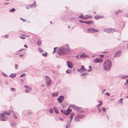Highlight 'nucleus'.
I'll use <instances>...</instances> for the list:
<instances>
[{"label":"nucleus","mask_w":128,"mask_h":128,"mask_svg":"<svg viewBox=\"0 0 128 128\" xmlns=\"http://www.w3.org/2000/svg\"><path fill=\"white\" fill-rule=\"evenodd\" d=\"M70 50L68 48L62 47L60 48L58 52V54L60 56L64 55L69 53Z\"/></svg>","instance_id":"nucleus-1"},{"label":"nucleus","mask_w":128,"mask_h":128,"mask_svg":"<svg viewBox=\"0 0 128 128\" xmlns=\"http://www.w3.org/2000/svg\"><path fill=\"white\" fill-rule=\"evenodd\" d=\"M111 61L109 59L106 60L103 64V67L106 70H109L112 66Z\"/></svg>","instance_id":"nucleus-2"},{"label":"nucleus","mask_w":128,"mask_h":128,"mask_svg":"<svg viewBox=\"0 0 128 128\" xmlns=\"http://www.w3.org/2000/svg\"><path fill=\"white\" fill-rule=\"evenodd\" d=\"M46 78V86H50L51 83V80L48 76H45Z\"/></svg>","instance_id":"nucleus-3"},{"label":"nucleus","mask_w":128,"mask_h":128,"mask_svg":"<svg viewBox=\"0 0 128 128\" xmlns=\"http://www.w3.org/2000/svg\"><path fill=\"white\" fill-rule=\"evenodd\" d=\"M84 117V115H78L75 118L74 120L76 122H78L80 121V119H83Z\"/></svg>","instance_id":"nucleus-4"},{"label":"nucleus","mask_w":128,"mask_h":128,"mask_svg":"<svg viewBox=\"0 0 128 128\" xmlns=\"http://www.w3.org/2000/svg\"><path fill=\"white\" fill-rule=\"evenodd\" d=\"M7 118L4 113L1 114L0 115V120L3 121H6Z\"/></svg>","instance_id":"nucleus-5"},{"label":"nucleus","mask_w":128,"mask_h":128,"mask_svg":"<svg viewBox=\"0 0 128 128\" xmlns=\"http://www.w3.org/2000/svg\"><path fill=\"white\" fill-rule=\"evenodd\" d=\"M87 31H89L92 33H93L95 32H98L99 31V30L93 28H90L88 29L87 30Z\"/></svg>","instance_id":"nucleus-6"},{"label":"nucleus","mask_w":128,"mask_h":128,"mask_svg":"<svg viewBox=\"0 0 128 128\" xmlns=\"http://www.w3.org/2000/svg\"><path fill=\"white\" fill-rule=\"evenodd\" d=\"M64 99V96H60L57 99V100L58 101L59 103H62Z\"/></svg>","instance_id":"nucleus-7"},{"label":"nucleus","mask_w":128,"mask_h":128,"mask_svg":"<svg viewBox=\"0 0 128 128\" xmlns=\"http://www.w3.org/2000/svg\"><path fill=\"white\" fill-rule=\"evenodd\" d=\"M67 66L69 68H73V64L72 62L67 61Z\"/></svg>","instance_id":"nucleus-8"},{"label":"nucleus","mask_w":128,"mask_h":128,"mask_svg":"<svg viewBox=\"0 0 128 128\" xmlns=\"http://www.w3.org/2000/svg\"><path fill=\"white\" fill-rule=\"evenodd\" d=\"M121 53L122 52L120 51L117 52L114 56V58H115L116 57H119L121 55Z\"/></svg>","instance_id":"nucleus-9"},{"label":"nucleus","mask_w":128,"mask_h":128,"mask_svg":"<svg viewBox=\"0 0 128 128\" xmlns=\"http://www.w3.org/2000/svg\"><path fill=\"white\" fill-rule=\"evenodd\" d=\"M36 4L35 1L34 2L33 4H32L29 5L28 6V7L29 8H36Z\"/></svg>","instance_id":"nucleus-10"},{"label":"nucleus","mask_w":128,"mask_h":128,"mask_svg":"<svg viewBox=\"0 0 128 128\" xmlns=\"http://www.w3.org/2000/svg\"><path fill=\"white\" fill-rule=\"evenodd\" d=\"M102 61V60L101 58L97 59L96 58L94 60V62L95 63L100 62Z\"/></svg>","instance_id":"nucleus-11"},{"label":"nucleus","mask_w":128,"mask_h":128,"mask_svg":"<svg viewBox=\"0 0 128 128\" xmlns=\"http://www.w3.org/2000/svg\"><path fill=\"white\" fill-rule=\"evenodd\" d=\"M84 69H85V68H84V66H81V67L80 69L79 70L78 69H77V70L80 72L81 73L84 70Z\"/></svg>","instance_id":"nucleus-12"},{"label":"nucleus","mask_w":128,"mask_h":128,"mask_svg":"<svg viewBox=\"0 0 128 128\" xmlns=\"http://www.w3.org/2000/svg\"><path fill=\"white\" fill-rule=\"evenodd\" d=\"M71 110H72L70 108H68L66 111V115H68L71 112Z\"/></svg>","instance_id":"nucleus-13"},{"label":"nucleus","mask_w":128,"mask_h":128,"mask_svg":"<svg viewBox=\"0 0 128 128\" xmlns=\"http://www.w3.org/2000/svg\"><path fill=\"white\" fill-rule=\"evenodd\" d=\"M23 113L25 115L26 114H32V112H28V111H24L23 112Z\"/></svg>","instance_id":"nucleus-14"},{"label":"nucleus","mask_w":128,"mask_h":128,"mask_svg":"<svg viewBox=\"0 0 128 128\" xmlns=\"http://www.w3.org/2000/svg\"><path fill=\"white\" fill-rule=\"evenodd\" d=\"M103 17V16L100 15L95 16H94V18L96 20H98L99 18H102Z\"/></svg>","instance_id":"nucleus-15"},{"label":"nucleus","mask_w":128,"mask_h":128,"mask_svg":"<svg viewBox=\"0 0 128 128\" xmlns=\"http://www.w3.org/2000/svg\"><path fill=\"white\" fill-rule=\"evenodd\" d=\"M13 112V110H10V112H4V113L5 114L9 115L10 114V112Z\"/></svg>","instance_id":"nucleus-16"},{"label":"nucleus","mask_w":128,"mask_h":128,"mask_svg":"<svg viewBox=\"0 0 128 128\" xmlns=\"http://www.w3.org/2000/svg\"><path fill=\"white\" fill-rule=\"evenodd\" d=\"M72 108L74 109L75 110H79L78 107L76 106H75L73 104H72Z\"/></svg>","instance_id":"nucleus-17"},{"label":"nucleus","mask_w":128,"mask_h":128,"mask_svg":"<svg viewBox=\"0 0 128 128\" xmlns=\"http://www.w3.org/2000/svg\"><path fill=\"white\" fill-rule=\"evenodd\" d=\"M103 30L104 32L108 33H110V28H106V29H104Z\"/></svg>","instance_id":"nucleus-18"},{"label":"nucleus","mask_w":128,"mask_h":128,"mask_svg":"<svg viewBox=\"0 0 128 128\" xmlns=\"http://www.w3.org/2000/svg\"><path fill=\"white\" fill-rule=\"evenodd\" d=\"M10 76L11 78H13L16 76V74H12L10 75Z\"/></svg>","instance_id":"nucleus-19"},{"label":"nucleus","mask_w":128,"mask_h":128,"mask_svg":"<svg viewBox=\"0 0 128 128\" xmlns=\"http://www.w3.org/2000/svg\"><path fill=\"white\" fill-rule=\"evenodd\" d=\"M85 23L86 24H93V22L92 21L89 20L88 21H86L85 22Z\"/></svg>","instance_id":"nucleus-20"},{"label":"nucleus","mask_w":128,"mask_h":128,"mask_svg":"<svg viewBox=\"0 0 128 128\" xmlns=\"http://www.w3.org/2000/svg\"><path fill=\"white\" fill-rule=\"evenodd\" d=\"M54 110L56 114H58V110L57 108L55 107H54Z\"/></svg>","instance_id":"nucleus-21"},{"label":"nucleus","mask_w":128,"mask_h":128,"mask_svg":"<svg viewBox=\"0 0 128 128\" xmlns=\"http://www.w3.org/2000/svg\"><path fill=\"white\" fill-rule=\"evenodd\" d=\"M86 57V55L84 53H82L81 54L80 56V58H83L84 57L85 58Z\"/></svg>","instance_id":"nucleus-22"},{"label":"nucleus","mask_w":128,"mask_h":128,"mask_svg":"<svg viewBox=\"0 0 128 128\" xmlns=\"http://www.w3.org/2000/svg\"><path fill=\"white\" fill-rule=\"evenodd\" d=\"M37 44L38 46H40L41 45V41L40 40H38L37 41Z\"/></svg>","instance_id":"nucleus-23"},{"label":"nucleus","mask_w":128,"mask_h":128,"mask_svg":"<svg viewBox=\"0 0 128 128\" xmlns=\"http://www.w3.org/2000/svg\"><path fill=\"white\" fill-rule=\"evenodd\" d=\"M52 96H56L58 95V92H55L54 93H52Z\"/></svg>","instance_id":"nucleus-24"},{"label":"nucleus","mask_w":128,"mask_h":128,"mask_svg":"<svg viewBox=\"0 0 128 128\" xmlns=\"http://www.w3.org/2000/svg\"><path fill=\"white\" fill-rule=\"evenodd\" d=\"M123 99L122 98L118 100V102L120 104H123Z\"/></svg>","instance_id":"nucleus-25"},{"label":"nucleus","mask_w":128,"mask_h":128,"mask_svg":"<svg viewBox=\"0 0 128 128\" xmlns=\"http://www.w3.org/2000/svg\"><path fill=\"white\" fill-rule=\"evenodd\" d=\"M122 12V10H118L117 12H115V13L116 15H117L118 13L121 12Z\"/></svg>","instance_id":"nucleus-26"},{"label":"nucleus","mask_w":128,"mask_h":128,"mask_svg":"<svg viewBox=\"0 0 128 128\" xmlns=\"http://www.w3.org/2000/svg\"><path fill=\"white\" fill-rule=\"evenodd\" d=\"M128 77V76L127 75H123L121 76V78L122 79H125L126 78Z\"/></svg>","instance_id":"nucleus-27"},{"label":"nucleus","mask_w":128,"mask_h":128,"mask_svg":"<svg viewBox=\"0 0 128 128\" xmlns=\"http://www.w3.org/2000/svg\"><path fill=\"white\" fill-rule=\"evenodd\" d=\"M74 116V114L73 113H71L70 115V118L71 119L70 120H72V119H73V117Z\"/></svg>","instance_id":"nucleus-28"},{"label":"nucleus","mask_w":128,"mask_h":128,"mask_svg":"<svg viewBox=\"0 0 128 128\" xmlns=\"http://www.w3.org/2000/svg\"><path fill=\"white\" fill-rule=\"evenodd\" d=\"M110 33L115 32L116 30L115 29L110 28Z\"/></svg>","instance_id":"nucleus-29"},{"label":"nucleus","mask_w":128,"mask_h":128,"mask_svg":"<svg viewBox=\"0 0 128 128\" xmlns=\"http://www.w3.org/2000/svg\"><path fill=\"white\" fill-rule=\"evenodd\" d=\"M11 125L14 128H15V124L14 122H12L11 123Z\"/></svg>","instance_id":"nucleus-30"},{"label":"nucleus","mask_w":128,"mask_h":128,"mask_svg":"<svg viewBox=\"0 0 128 128\" xmlns=\"http://www.w3.org/2000/svg\"><path fill=\"white\" fill-rule=\"evenodd\" d=\"M71 121V120H70V121H68L67 123L66 126H67V127H68V126H69L70 125Z\"/></svg>","instance_id":"nucleus-31"},{"label":"nucleus","mask_w":128,"mask_h":128,"mask_svg":"<svg viewBox=\"0 0 128 128\" xmlns=\"http://www.w3.org/2000/svg\"><path fill=\"white\" fill-rule=\"evenodd\" d=\"M88 18H90V17H88V15H86L85 16L83 17V19L84 20H86Z\"/></svg>","instance_id":"nucleus-32"},{"label":"nucleus","mask_w":128,"mask_h":128,"mask_svg":"<svg viewBox=\"0 0 128 128\" xmlns=\"http://www.w3.org/2000/svg\"><path fill=\"white\" fill-rule=\"evenodd\" d=\"M88 74L87 73H82L81 74H80V75L81 76H85L86 75V74Z\"/></svg>","instance_id":"nucleus-33"},{"label":"nucleus","mask_w":128,"mask_h":128,"mask_svg":"<svg viewBox=\"0 0 128 128\" xmlns=\"http://www.w3.org/2000/svg\"><path fill=\"white\" fill-rule=\"evenodd\" d=\"M15 10V9L14 8H12V9L10 10V12H14Z\"/></svg>","instance_id":"nucleus-34"},{"label":"nucleus","mask_w":128,"mask_h":128,"mask_svg":"<svg viewBox=\"0 0 128 128\" xmlns=\"http://www.w3.org/2000/svg\"><path fill=\"white\" fill-rule=\"evenodd\" d=\"M71 72V71L70 70H67L66 71V73L67 74H70Z\"/></svg>","instance_id":"nucleus-35"},{"label":"nucleus","mask_w":128,"mask_h":128,"mask_svg":"<svg viewBox=\"0 0 128 128\" xmlns=\"http://www.w3.org/2000/svg\"><path fill=\"white\" fill-rule=\"evenodd\" d=\"M61 112L63 114H66V110H61Z\"/></svg>","instance_id":"nucleus-36"},{"label":"nucleus","mask_w":128,"mask_h":128,"mask_svg":"<svg viewBox=\"0 0 128 128\" xmlns=\"http://www.w3.org/2000/svg\"><path fill=\"white\" fill-rule=\"evenodd\" d=\"M47 52H46L45 54L43 53L42 54V56H47Z\"/></svg>","instance_id":"nucleus-37"},{"label":"nucleus","mask_w":128,"mask_h":128,"mask_svg":"<svg viewBox=\"0 0 128 128\" xmlns=\"http://www.w3.org/2000/svg\"><path fill=\"white\" fill-rule=\"evenodd\" d=\"M83 15L82 14H81L79 16V18H81L83 19Z\"/></svg>","instance_id":"nucleus-38"},{"label":"nucleus","mask_w":128,"mask_h":128,"mask_svg":"<svg viewBox=\"0 0 128 128\" xmlns=\"http://www.w3.org/2000/svg\"><path fill=\"white\" fill-rule=\"evenodd\" d=\"M24 87L25 88L27 89H30V87L27 85H25L24 86Z\"/></svg>","instance_id":"nucleus-39"},{"label":"nucleus","mask_w":128,"mask_h":128,"mask_svg":"<svg viewBox=\"0 0 128 128\" xmlns=\"http://www.w3.org/2000/svg\"><path fill=\"white\" fill-rule=\"evenodd\" d=\"M49 112L50 113H52L53 112V109L52 108H50L49 111Z\"/></svg>","instance_id":"nucleus-40"},{"label":"nucleus","mask_w":128,"mask_h":128,"mask_svg":"<svg viewBox=\"0 0 128 128\" xmlns=\"http://www.w3.org/2000/svg\"><path fill=\"white\" fill-rule=\"evenodd\" d=\"M79 22H80L81 23H85V21H83V20H79Z\"/></svg>","instance_id":"nucleus-41"},{"label":"nucleus","mask_w":128,"mask_h":128,"mask_svg":"<svg viewBox=\"0 0 128 128\" xmlns=\"http://www.w3.org/2000/svg\"><path fill=\"white\" fill-rule=\"evenodd\" d=\"M57 47H56L54 48V51L53 52V53L54 54V53L56 51V48Z\"/></svg>","instance_id":"nucleus-42"},{"label":"nucleus","mask_w":128,"mask_h":128,"mask_svg":"<svg viewBox=\"0 0 128 128\" xmlns=\"http://www.w3.org/2000/svg\"><path fill=\"white\" fill-rule=\"evenodd\" d=\"M106 110V109H105L104 107L102 108V110L104 112H106L105 110Z\"/></svg>","instance_id":"nucleus-43"},{"label":"nucleus","mask_w":128,"mask_h":128,"mask_svg":"<svg viewBox=\"0 0 128 128\" xmlns=\"http://www.w3.org/2000/svg\"><path fill=\"white\" fill-rule=\"evenodd\" d=\"M13 112V113L14 114V115H13V116L15 118H17V117L16 116V115L15 114V113H14V112L13 111V112Z\"/></svg>","instance_id":"nucleus-44"},{"label":"nucleus","mask_w":128,"mask_h":128,"mask_svg":"<svg viewBox=\"0 0 128 128\" xmlns=\"http://www.w3.org/2000/svg\"><path fill=\"white\" fill-rule=\"evenodd\" d=\"M12 91H14L15 90V89L14 88H12L10 89Z\"/></svg>","instance_id":"nucleus-45"},{"label":"nucleus","mask_w":128,"mask_h":128,"mask_svg":"<svg viewBox=\"0 0 128 128\" xmlns=\"http://www.w3.org/2000/svg\"><path fill=\"white\" fill-rule=\"evenodd\" d=\"M15 67L16 69L17 70L18 67V65L17 64H15Z\"/></svg>","instance_id":"nucleus-46"},{"label":"nucleus","mask_w":128,"mask_h":128,"mask_svg":"<svg viewBox=\"0 0 128 128\" xmlns=\"http://www.w3.org/2000/svg\"><path fill=\"white\" fill-rule=\"evenodd\" d=\"M38 49H39V51L40 52H42L43 51V50H42V48H38Z\"/></svg>","instance_id":"nucleus-47"},{"label":"nucleus","mask_w":128,"mask_h":128,"mask_svg":"<svg viewBox=\"0 0 128 128\" xmlns=\"http://www.w3.org/2000/svg\"><path fill=\"white\" fill-rule=\"evenodd\" d=\"M25 75H26V74H24L21 75H20V77H21L23 76H25Z\"/></svg>","instance_id":"nucleus-48"},{"label":"nucleus","mask_w":128,"mask_h":128,"mask_svg":"<svg viewBox=\"0 0 128 128\" xmlns=\"http://www.w3.org/2000/svg\"><path fill=\"white\" fill-rule=\"evenodd\" d=\"M25 92L26 93H28L30 92V91L28 90H26L25 91Z\"/></svg>","instance_id":"nucleus-49"},{"label":"nucleus","mask_w":128,"mask_h":128,"mask_svg":"<svg viewBox=\"0 0 128 128\" xmlns=\"http://www.w3.org/2000/svg\"><path fill=\"white\" fill-rule=\"evenodd\" d=\"M5 38H8V34H6L4 36Z\"/></svg>","instance_id":"nucleus-50"},{"label":"nucleus","mask_w":128,"mask_h":128,"mask_svg":"<svg viewBox=\"0 0 128 128\" xmlns=\"http://www.w3.org/2000/svg\"><path fill=\"white\" fill-rule=\"evenodd\" d=\"M20 19L21 20H22V21H23L24 22H25L26 21V20H25L24 19L22 18H20Z\"/></svg>","instance_id":"nucleus-51"},{"label":"nucleus","mask_w":128,"mask_h":128,"mask_svg":"<svg viewBox=\"0 0 128 128\" xmlns=\"http://www.w3.org/2000/svg\"><path fill=\"white\" fill-rule=\"evenodd\" d=\"M102 105V104H98V105H97V107L98 108L100 106Z\"/></svg>","instance_id":"nucleus-52"},{"label":"nucleus","mask_w":128,"mask_h":128,"mask_svg":"<svg viewBox=\"0 0 128 128\" xmlns=\"http://www.w3.org/2000/svg\"><path fill=\"white\" fill-rule=\"evenodd\" d=\"M2 74L5 77H7L8 76L5 74L3 73L2 72Z\"/></svg>","instance_id":"nucleus-53"},{"label":"nucleus","mask_w":128,"mask_h":128,"mask_svg":"<svg viewBox=\"0 0 128 128\" xmlns=\"http://www.w3.org/2000/svg\"><path fill=\"white\" fill-rule=\"evenodd\" d=\"M100 56L102 58H103L104 57V56L102 54L100 55Z\"/></svg>","instance_id":"nucleus-54"},{"label":"nucleus","mask_w":128,"mask_h":128,"mask_svg":"<svg viewBox=\"0 0 128 128\" xmlns=\"http://www.w3.org/2000/svg\"><path fill=\"white\" fill-rule=\"evenodd\" d=\"M92 70V69H89L87 70V72H90V71H91Z\"/></svg>","instance_id":"nucleus-55"},{"label":"nucleus","mask_w":128,"mask_h":128,"mask_svg":"<svg viewBox=\"0 0 128 128\" xmlns=\"http://www.w3.org/2000/svg\"><path fill=\"white\" fill-rule=\"evenodd\" d=\"M109 52L105 51L104 52H102V53H109Z\"/></svg>","instance_id":"nucleus-56"},{"label":"nucleus","mask_w":128,"mask_h":128,"mask_svg":"<svg viewBox=\"0 0 128 128\" xmlns=\"http://www.w3.org/2000/svg\"><path fill=\"white\" fill-rule=\"evenodd\" d=\"M78 111L79 112H80V113L81 112H82V113H83L84 112V111H83V110H79Z\"/></svg>","instance_id":"nucleus-57"},{"label":"nucleus","mask_w":128,"mask_h":128,"mask_svg":"<svg viewBox=\"0 0 128 128\" xmlns=\"http://www.w3.org/2000/svg\"><path fill=\"white\" fill-rule=\"evenodd\" d=\"M24 55V54H20L19 55V56L20 57H22Z\"/></svg>","instance_id":"nucleus-58"},{"label":"nucleus","mask_w":128,"mask_h":128,"mask_svg":"<svg viewBox=\"0 0 128 128\" xmlns=\"http://www.w3.org/2000/svg\"><path fill=\"white\" fill-rule=\"evenodd\" d=\"M106 94L108 96H109L110 95L109 93L108 92H107L106 93Z\"/></svg>","instance_id":"nucleus-59"},{"label":"nucleus","mask_w":128,"mask_h":128,"mask_svg":"<svg viewBox=\"0 0 128 128\" xmlns=\"http://www.w3.org/2000/svg\"><path fill=\"white\" fill-rule=\"evenodd\" d=\"M79 55H78L76 56V57L77 58V59H79Z\"/></svg>","instance_id":"nucleus-60"},{"label":"nucleus","mask_w":128,"mask_h":128,"mask_svg":"<svg viewBox=\"0 0 128 128\" xmlns=\"http://www.w3.org/2000/svg\"><path fill=\"white\" fill-rule=\"evenodd\" d=\"M20 37L22 39H24L25 38L23 36H20Z\"/></svg>","instance_id":"nucleus-61"},{"label":"nucleus","mask_w":128,"mask_h":128,"mask_svg":"<svg viewBox=\"0 0 128 128\" xmlns=\"http://www.w3.org/2000/svg\"><path fill=\"white\" fill-rule=\"evenodd\" d=\"M88 17H90V18H92V16L90 15L88 16Z\"/></svg>","instance_id":"nucleus-62"},{"label":"nucleus","mask_w":128,"mask_h":128,"mask_svg":"<svg viewBox=\"0 0 128 128\" xmlns=\"http://www.w3.org/2000/svg\"><path fill=\"white\" fill-rule=\"evenodd\" d=\"M69 107H72V105H70L69 106Z\"/></svg>","instance_id":"nucleus-63"},{"label":"nucleus","mask_w":128,"mask_h":128,"mask_svg":"<svg viewBox=\"0 0 128 128\" xmlns=\"http://www.w3.org/2000/svg\"><path fill=\"white\" fill-rule=\"evenodd\" d=\"M52 72L54 74H55L56 73V71H52Z\"/></svg>","instance_id":"nucleus-64"}]
</instances>
